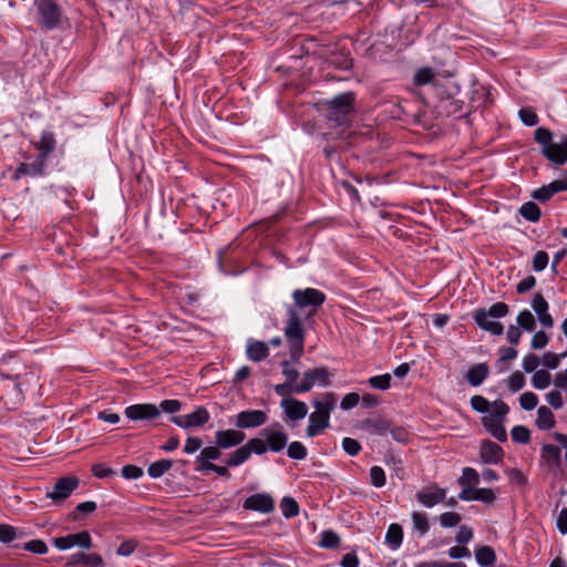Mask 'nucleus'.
Segmentation results:
<instances>
[{
  "instance_id": "f257e3e1",
  "label": "nucleus",
  "mask_w": 567,
  "mask_h": 567,
  "mask_svg": "<svg viewBox=\"0 0 567 567\" xmlns=\"http://www.w3.org/2000/svg\"><path fill=\"white\" fill-rule=\"evenodd\" d=\"M293 305L286 308V326L284 329L288 342L290 359L298 362L303 354L306 332L298 310L310 309L307 318L316 315L326 302L324 292L316 288L295 289L291 293Z\"/></svg>"
},
{
  "instance_id": "f03ea898",
  "label": "nucleus",
  "mask_w": 567,
  "mask_h": 567,
  "mask_svg": "<svg viewBox=\"0 0 567 567\" xmlns=\"http://www.w3.org/2000/svg\"><path fill=\"white\" fill-rule=\"evenodd\" d=\"M354 102L355 94L353 92H343L323 102L329 128V131L324 133L326 136L346 140L349 145L357 144L361 134H357L351 127Z\"/></svg>"
},
{
  "instance_id": "7ed1b4c3",
  "label": "nucleus",
  "mask_w": 567,
  "mask_h": 567,
  "mask_svg": "<svg viewBox=\"0 0 567 567\" xmlns=\"http://www.w3.org/2000/svg\"><path fill=\"white\" fill-rule=\"evenodd\" d=\"M534 140L540 146V154L553 165L567 164V134L559 141H554V133L547 127H538L534 132Z\"/></svg>"
},
{
  "instance_id": "20e7f679",
  "label": "nucleus",
  "mask_w": 567,
  "mask_h": 567,
  "mask_svg": "<svg viewBox=\"0 0 567 567\" xmlns=\"http://www.w3.org/2000/svg\"><path fill=\"white\" fill-rule=\"evenodd\" d=\"M509 312V307L505 302H496L488 309L478 308L473 311L474 322L482 329L493 336H501L504 332V326L499 321L489 320V318H503Z\"/></svg>"
},
{
  "instance_id": "39448f33",
  "label": "nucleus",
  "mask_w": 567,
  "mask_h": 567,
  "mask_svg": "<svg viewBox=\"0 0 567 567\" xmlns=\"http://www.w3.org/2000/svg\"><path fill=\"white\" fill-rule=\"evenodd\" d=\"M383 112L393 120H413L414 123H420L424 113L414 101L399 97L384 102Z\"/></svg>"
},
{
  "instance_id": "423d86ee",
  "label": "nucleus",
  "mask_w": 567,
  "mask_h": 567,
  "mask_svg": "<svg viewBox=\"0 0 567 567\" xmlns=\"http://www.w3.org/2000/svg\"><path fill=\"white\" fill-rule=\"evenodd\" d=\"M37 155L31 163H21L17 169L14 171L12 178L19 179L22 176H31V177H44L49 175L48 162L50 155L53 152H49L45 150H35Z\"/></svg>"
},
{
  "instance_id": "0eeeda50",
  "label": "nucleus",
  "mask_w": 567,
  "mask_h": 567,
  "mask_svg": "<svg viewBox=\"0 0 567 567\" xmlns=\"http://www.w3.org/2000/svg\"><path fill=\"white\" fill-rule=\"evenodd\" d=\"M40 24L45 30H53L60 25L62 12L54 0H39L37 2Z\"/></svg>"
},
{
  "instance_id": "6e6552de",
  "label": "nucleus",
  "mask_w": 567,
  "mask_h": 567,
  "mask_svg": "<svg viewBox=\"0 0 567 567\" xmlns=\"http://www.w3.org/2000/svg\"><path fill=\"white\" fill-rule=\"evenodd\" d=\"M210 420V413L205 406H197L194 412L184 415H173L169 421L175 425L184 429L192 430L202 427Z\"/></svg>"
},
{
  "instance_id": "1a4fd4ad",
  "label": "nucleus",
  "mask_w": 567,
  "mask_h": 567,
  "mask_svg": "<svg viewBox=\"0 0 567 567\" xmlns=\"http://www.w3.org/2000/svg\"><path fill=\"white\" fill-rule=\"evenodd\" d=\"M80 486V480L76 476H62L58 478L52 491L47 493V497L54 503L66 499Z\"/></svg>"
},
{
  "instance_id": "9d476101",
  "label": "nucleus",
  "mask_w": 567,
  "mask_h": 567,
  "mask_svg": "<svg viewBox=\"0 0 567 567\" xmlns=\"http://www.w3.org/2000/svg\"><path fill=\"white\" fill-rule=\"evenodd\" d=\"M53 543L59 550H66L74 546L83 549H90L93 547V539L87 530L56 537L53 539Z\"/></svg>"
},
{
  "instance_id": "9b49d317",
  "label": "nucleus",
  "mask_w": 567,
  "mask_h": 567,
  "mask_svg": "<svg viewBox=\"0 0 567 567\" xmlns=\"http://www.w3.org/2000/svg\"><path fill=\"white\" fill-rule=\"evenodd\" d=\"M261 435L266 440L268 451L272 453H279L287 446L288 434L278 422L274 423L272 426L261 430Z\"/></svg>"
},
{
  "instance_id": "f8f14e48",
  "label": "nucleus",
  "mask_w": 567,
  "mask_h": 567,
  "mask_svg": "<svg viewBox=\"0 0 567 567\" xmlns=\"http://www.w3.org/2000/svg\"><path fill=\"white\" fill-rule=\"evenodd\" d=\"M267 420L262 410H244L236 414L234 424L239 430L255 429L266 424Z\"/></svg>"
},
{
  "instance_id": "ddd939ff",
  "label": "nucleus",
  "mask_w": 567,
  "mask_h": 567,
  "mask_svg": "<svg viewBox=\"0 0 567 567\" xmlns=\"http://www.w3.org/2000/svg\"><path fill=\"white\" fill-rule=\"evenodd\" d=\"M287 423H296L303 420L308 414V405L298 399H286L280 401Z\"/></svg>"
},
{
  "instance_id": "4468645a",
  "label": "nucleus",
  "mask_w": 567,
  "mask_h": 567,
  "mask_svg": "<svg viewBox=\"0 0 567 567\" xmlns=\"http://www.w3.org/2000/svg\"><path fill=\"white\" fill-rule=\"evenodd\" d=\"M124 414L132 421L153 420L159 416V409L153 403H137L126 406Z\"/></svg>"
},
{
  "instance_id": "2eb2a0df",
  "label": "nucleus",
  "mask_w": 567,
  "mask_h": 567,
  "mask_svg": "<svg viewBox=\"0 0 567 567\" xmlns=\"http://www.w3.org/2000/svg\"><path fill=\"white\" fill-rule=\"evenodd\" d=\"M246 511L259 512L269 514L275 509V501L270 494L257 493L247 497L243 504Z\"/></svg>"
},
{
  "instance_id": "dca6fc26",
  "label": "nucleus",
  "mask_w": 567,
  "mask_h": 567,
  "mask_svg": "<svg viewBox=\"0 0 567 567\" xmlns=\"http://www.w3.org/2000/svg\"><path fill=\"white\" fill-rule=\"evenodd\" d=\"M246 439V434L238 430H218L215 433V444L221 450L231 449L240 445Z\"/></svg>"
},
{
  "instance_id": "f3484780",
  "label": "nucleus",
  "mask_w": 567,
  "mask_h": 567,
  "mask_svg": "<svg viewBox=\"0 0 567 567\" xmlns=\"http://www.w3.org/2000/svg\"><path fill=\"white\" fill-rule=\"evenodd\" d=\"M330 426V416L320 410H315L309 414L308 426L306 429L307 437H316Z\"/></svg>"
},
{
  "instance_id": "a211bd4d",
  "label": "nucleus",
  "mask_w": 567,
  "mask_h": 567,
  "mask_svg": "<svg viewBox=\"0 0 567 567\" xmlns=\"http://www.w3.org/2000/svg\"><path fill=\"white\" fill-rule=\"evenodd\" d=\"M480 456L485 464H499L505 456V452L497 443L484 440L481 443Z\"/></svg>"
},
{
  "instance_id": "6ab92c4d",
  "label": "nucleus",
  "mask_w": 567,
  "mask_h": 567,
  "mask_svg": "<svg viewBox=\"0 0 567 567\" xmlns=\"http://www.w3.org/2000/svg\"><path fill=\"white\" fill-rule=\"evenodd\" d=\"M65 565L70 566V567L78 566V565H82L85 567H104L105 566L104 559L100 554H96V553L86 554L84 551H78V553L72 554L68 558V563Z\"/></svg>"
},
{
  "instance_id": "aec40b11",
  "label": "nucleus",
  "mask_w": 567,
  "mask_h": 567,
  "mask_svg": "<svg viewBox=\"0 0 567 567\" xmlns=\"http://www.w3.org/2000/svg\"><path fill=\"white\" fill-rule=\"evenodd\" d=\"M415 497L423 506L432 508L445 499L446 491L439 486H433L432 488L417 492Z\"/></svg>"
},
{
  "instance_id": "412c9836",
  "label": "nucleus",
  "mask_w": 567,
  "mask_h": 567,
  "mask_svg": "<svg viewBox=\"0 0 567 567\" xmlns=\"http://www.w3.org/2000/svg\"><path fill=\"white\" fill-rule=\"evenodd\" d=\"M489 374V367L487 363H476L472 365L466 374L465 379L472 386H480L488 377Z\"/></svg>"
},
{
  "instance_id": "4be33fe9",
  "label": "nucleus",
  "mask_w": 567,
  "mask_h": 567,
  "mask_svg": "<svg viewBox=\"0 0 567 567\" xmlns=\"http://www.w3.org/2000/svg\"><path fill=\"white\" fill-rule=\"evenodd\" d=\"M246 354L249 360L260 362L268 358L269 348L262 341L248 340Z\"/></svg>"
},
{
  "instance_id": "5701e85b",
  "label": "nucleus",
  "mask_w": 567,
  "mask_h": 567,
  "mask_svg": "<svg viewBox=\"0 0 567 567\" xmlns=\"http://www.w3.org/2000/svg\"><path fill=\"white\" fill-rule=\"evenodd\" d=\"M464 106V102L460 99L454 97L453 95L449 99H444L443 103H439L436 105L439 112L444 114L445 116H456L462 117V110Z\"/></svg>"
},
{
  "instance_id": "b1692460",
  "label": "nucleus",
  "mask_w": 567,
  "mask_h": 567,
  "mask_svg": "<svg viewBox=\"0 0 567 567\" xmlns=\"http://www.w3.org/2000/svg\"><path fill=\"white\" fill-rule=\"evenodd\" d=\"M483 426L489 432V434L499 442L507 441V433L503 425V421L494 420L492 417H482Z\"/></svg>"
},
{
  "instance_id": "393cba45",
  "label": "nucleus",
  "mask_w": 567,
  "mask_h": 567,
  "mask_svg": "<svg viewBox=\"0 0 567 567\" xmlns=\"http://www.w3.org/2000/svg\"><path fill=\"white\" fill-rule=\"evenodd\" d=\"M403 543V528L400 524L392 523L385 533V544L393 550L401 547Z\"/></svg>"
},
{
  "instance_id": "a878e982",
  "label": "nucleus",
  "mask_w": 567,
  "mask_h": 567,
  "mask_svg": "<svg viewBox=\"0 0 567 567\" xmlns=\"http://www.w3.org/2000/svg\"><path fill=\"white\" fill-rule=\"evenodd\" d=\"M362 429L369 433L386 435L390 430V422L383 417L367 419L362 422Z\"/></svg>"
},
{
  "instance_id": "bb28decb",
  "label": "nucleus",
  "mask_w": 567,
  "mask_h": 567,
  "mask_svg": "<svg viewBox=\"0 0 567 567\" xmlns=\"http://www.w3.org/2000/svg\"><path fill=\"white\" fill-rule=\"evenodd\" d=\"M555 415L551 412V410L546 406L542 405L537 410V419H536V425L539 430L547 431L555 426Z\"/></svg>"
},
{
  "instance_id": "cd10ccee",
  "label": "nucleus",
  "mask_w": 567,
  "mask_h": 567,
  "mask_svg": "<svg viewBox=\"0 0 567 567\" xmlns=\"http://www.w3.org/2000/svg\"><path fill=\"white\" fill-rule=\"evenodd\" d=\"M34 150H45L49 152H54L58 145L55 134L50 130H44L41 132L40 138L35 142H31Z\"/></svg>"
},
{
  "instance_id": "c85d7f7f",
  "label": "nucleus",
  "mask_w": 567,
  "mask_h": 567,
  "mask_svg": "<svg viewBox=\"0 0 567 567\" xmlns=\"http://www.w3.org/2000/svg\"><path fill=\"white\" fill-rule=\"evenodd\" d=\"M519 215L530 223H538L542 217V210L535 202L524 203L519 209Z\"/></svg>"
},
{
  "instance_id": "c756f323",
  "label": "nucleus",
  "mask_w": 567,
  "mask_h": 567,
  "mask_svg": "<svg viewBox=\"0 0 567 567\" xmlns=\"http://www.w3.org/2000/svg\"><path fill=\"white\" fill-rule=\"evenodd\" d=\"M173 466V461L168 458H161L158 461L153 462L147 467V474L152 478H159L166 472H168Z\"/></svg>"
},
{
  "instance_id": "7c9ffc66",
  "label": "nucleus",
  "mask_w": 567,
  "mask_h": 567,
  "mask_svg": "<svg viewBox=\"0 0 567 567\" xmlns=\"http://www.w3.org/2000/svg\"><path fill=\"white\" fill-rule=\"evenodd\" d=\"M434 82H437L435 73L429 66L419 69L413 76V83L416 86L430 85L432 87Z\"/></svg>"
},
{
  "instance_id": "2f4dec72",
  "label": "nucleus",
  "mask_w": 567,
  "mask_h": 567,
  "mask_svg": "<svg viewBox=\"0 0 567 567\" xmlns=\"http://www.w3.org/2000/svg\"><path fill=\"white\" fill-rule=\"evenodd\" d=\"M413 530L417 533L419 537H423L430 530V524L427 520V515L423 512H413L411 515Z\"/></svg>"
},
{
  "instance_id": "473e14b6",
  "label": "nucleus",
  "mask_w": 567,
  "mask_h": 567,
  "mask_svg": "<svg viewBox=\"0 0 567 567\" xmlns=\"http://www.w3.org/2000/svg\"><path fill=\"white\" fill-rule=\"evenodd\" d=\"M475 558L480 566L488 567L492 566L496 560L495 551L489 546H480L475 550Z\"/></svg>"
},
{
  "instance_id": "72a5a7b5",
  "label": "nucleus",
  "mask_w": 567,
  "mask_h": 567,
  "mask_svg": "<svg viewBox=\"0 0 567 567\" xmlns=\"http://www.w3.org/2000/svg\"><path fill=\"white\" fill-rule=\"evenodd\" d=\"M250 458L248 447L245 445L239 446L236 451L229 454L226 460V465L229 467H237Z\"/></svg>"
},
{
  "instance_id": "f704fd0d",
  "label": "nucleus",
  "mask_w": 567,
  "mask_h": 567,
  "mask_svg": "<svg viewBox=\"0 0 567 567\" xmlns=\"http://www.w3.org/2000/svg\"><path fill=\"white\" fill-rule=\"evenodd\" d=\"M287 455L291 460L302 461L308 456V450L306 445L299 441H293L288 444Z\"/></svg>"
},
{
  "instance_id": "c9c22d12",
  "label": "nucleus",
  "mask_w": 567,
  "mask_h": 567,
  "mask_svg": "<svg viewBox=\"0 0 567 567\" xmlns=\"http://www.w3.org/2000/svg\"><path fill=\"white\" fill-rule=\"evenodd\" d=\"M280 508L284 517L286 518H292L298 516L299 514V504L296 502L295 498L285 496L280 502Z\"/></svg>"
},
{
  "instance_id": "e433bc0d",
  "label": "nucleus",
  "mask_w": 567,
  "mask_h": 567,
  "mask_svg": "<svg viewBox=\"0 0 567 567\" xmlns=\"http://www.w3.org/2000/svg\"><path fill=\"white\" fill-rule=\"evenodd\" d=\"M12 547L16 549L22 548L24 550H28V551H31V553H34L38 555H44L49 550L47 544L41 539H32L22 545L14 544Z\"/></svg>"
},
{
  "instance_id": "4c0bfd02",
  "label": "nucleus",
  "mask_w": 567,
  "mask_h": 567,
  "mask_svg": "<svg viewBox=\"0 0 567 567\" xmlns=\"http://www.w3.org/2000/svg\"><path fill=\"white\" fill-rule=\"evenodd\" d=\"M308 371L315 379V384H319L322 386L330 385V378L332 377V373H330V371L327 367L308 369Z\"/></svg>"
},
{
  "instance_id": "58836bf2",
  "label": "nucleus",
  "mask_w": 567,
  "mask_h": 567,
  "mask_svg": "<svg viewBox=\"0 0 567 567\" xmlns=\"http://www.w3.org/2000/svg\"><path fill=\"white\" fill-rule=\"evenodd\" d=\"M517 327L526 331H534L536 328V321L532 312L527 309L522 310L516 318Z\"/></svg>"
},
{
  "instance_id": "ea45409f",
  "label": "nucleus",
  "mask_w": 567,
  "mask_h": 567,
  "mask_svg": "<svg viewBox=\"0 0 567 567\" xmlns=\"http://www.w3.org/2000/svg\"><path fill=\"white\" fill-rule=\"evenodd\" d=\"M392 377L390 373L373 375L368 379V384L377 390L385 391L391 386Z\"/></svg>"
},
{
  "instance_id": "a19ab883",
  "label": "nucleus",
  "mask_w": 567,
  "mask_h": 567,
  "mask_svg": "<svg viewBox=\"0 0 567 567\" xmlns=\"http://www.w3.org/2000/svg\"><path fill=\"white\" fill-rule=\"evenodd\" d=\"M492 412L488 415H485L484 417H492L494 420H501L504 421L506 415L509 412V406L507 403H505L502 400H496L492 404Z\"/></svg>"
},
{
  "instance_id": "79ce46f5",
  "label": "nucleus",
  "mask_w": 567,
  "mask_h": 567,
  "mask_svg": "<svg viewBox=\"0 0 567 567\" xmlns=\"http://www.w3.org/2000/svg\"><path fill=\"white\" fill-rule=\"evenodd\" d=\"M551 382V375L546 370H537L535 371L532 378V384L535 389L544 390L549 386Z\"/></svg>"
},
{
  "instance_id": "37998d69",
  "label": "nucleus",
  "mask_w": 567,
  "mask_h": 567,
  "mask_svg": "<svg viewBox=\"0 0 567 567\" xmlns=\"http://www.w3.org/2000/svg\"><path fill=\"white\" fill-rule=\"evenodd\" d=\"M313 406L317 410H320L321 412L326 413L330 416L331 412L336 408V396L333 393L329 392L326 393L323 401H315Z\"/></svg>"
},
{
  "instance_id": "c03bdc74",
  "label": "nucleus",
  "mask_w": 567,
  "mask_h": 567,
  "mask_svg": "<svg viewBox=\"0 0 567 567\" xmlns=\"http://www.w3.org/2000/svg\"><path fill=\"white\" fill-rule=\"evenodd\" d=\"M480 482V475L473 467H464L462 476L458 478L460 486L477 485Z\"/></svg>"
},
{
  "instance_id": "a18cd8bd",
  "label": "nucleus",
  "mask_w": 567,
  "mask_h": 567,
  "mask_svg": "<svg viewBox=\"0 0 567 567\" xmlns=\"http://www.w3.org/2000/svg\"><path fill=\"white\" fill-rule=\"evenodd\" d=\"M320 547L322 548H336L340 545V537L333 530H323L321 533Z\"/></svg>"
},
{
  "instance_id": "49530a36",
  "label": "nucleus",
  "mask_w": 567,
  "mask_h": 567,
  "mask_svg": "<svg viewBox=\"0 0 567 567\" xmlns=\"http://www.w3.org/2000/svg\"><path fill=\"white\" fill-rule=\"evenodd\" d=\"M370 483L377 488L383 487L386 483V475L381 466L373 465L370 468Z\"/></svg>"
},
{
  "instance_id": "de8ad7c7",
  "label": "nucleus",
  "mask_w": 567,
  "mask_h": 567,
  "mask_svg": "<svg viewBox=\"0 0 567 567\" xmlns=\"http://www.w3.org/2000/svg\"><path fill=\"white\" fill-rule=\"evenodd\" d=\"M246 447H248L249 455L256 454V455H262L268 451V446L266 444V440H262L260 437H252L248 440V442L245 444Z\"/></svg>"
},
{
  "instance_id": "09e8293b",
  "label": "nucleus",
  "mask_w": 567,
  "mask_h": 567,
  "mask_svg": "<svg viewBox=\"0 0 567 567\" xmlns=\"http://www.w3.org/2000/svg\"><path fill=\"white\" fill-rule=\"evenodd\" d=\"M512 440L516 443L527 444L530 441V431L524 425H515L511 431Z\"/></svg>"
},
{
  "instance_id": "8fccbe9b",
  "label": "nucleus",
  "mask_w": 567,
  "mask_h": 567,
  "mask_svg": "<svg viewBox=\"0 0 567 567\" xmlns=\"http://www.w3.org/2000/svg\"><path fill=\"white\" fill-rule=\"evenodd\" d=\"M554 195L555 194L549 184L543 185L542 187L534 189L530 194L533 199H535L542 204L550 200Z\"/></svg>"
},
{
  "instance_id": "3c124183",
  "label": "nucleus",
  "mask_w": 567,
  "mask_h": 567,
  "mask_svg": "<svg viewBox=\"0 0 567 567\" xmlns=\"http://www.w3.org/2000/svg\"><path fill=\"white\" fill-rule=\"evenodd\" d=\"M518 116L526 126H535L539 121L537 113L532 107H522Z\"/></svg>"
},
{
  "instance_id": "603ef678",
  "label": "nucleus",
  "mask_w": 567,
  "mask_h": 567,
  "mask_svg": "<svg viewBox=\"0 0 567 567\" xmlns=\"http://www.w3.org/2000/svg\"><path fill=\"white\" fill-rule=\"evenodd\" d=\"M439 520L442 527L450 528L456 526L462 520V516L455 512H445L439 516Z\"/></svg>"
},
{
  "instance_id": "864d4df0",
  "label": "nucleus",
  "mask_w": 567,
  "mask_h": 567,
  "mask_svg": "<svg viewBox=\"0 0 567 567\" xmlns=\"http://www.w3.org/2000/svg\"><path fill=\"white\" fill-rule=\"evenodd\" d=\"M542 456L548 462L558 464L560 462V449L553 444H545L542 447Z\"/></svg>"
},
{
  "instance_id": "5fc2aeb1",
  "label": "nucleus",
  "mask_w": 567,
  "mask_h": 567,
  "mask_svg": "<svg viewBox=\"0 0 567 567\" xmlns=\"http://www.w3.org/2000/svg\"><path fill=\"white\" fill-rule=\"evenodd\" d=\"M313 385H315V379L307 370L303 372L300 383H296L295 393L301 394V393L309 392L313 388Z\"/></svg>"
},
{
  "instance_id": "6e6d98bb",
  "label": "nucleus",
  "mask_w": 567,
  "mask_h": 567,
  "mask_svg": "<svg viewBox=\"0 0 567 567\" xmlns=\"http://www.w3.org/2000/svg\"><path fill=\"white\" fill-rule=\"evenodd\" d=\"M508 388L512 392H517L525 386V377L522 372L515 371L507 379Z\"/></svg>"
},
{
  "instance_id": "4d7b16f0",
  "label": "nucleus",
  "mask_w": 567,
  "mask_h": 567,
  "mask_svg": "<svg viewBox=\"0 0 567 567\" xmlns=\"http://www.w3.org/2000/svg\"><path fill=\"white\" fill-rule=\"evenodd\" d=\"M341 445L343 451L350 456H357L362 450L360 442L352 437H344Z\"/></svg>"
},
{
  "instance_id": "13d9d810",
  "label": "nucleus",
  "mask_w": 567,
  "mask_h": 567,
  "mask_svg": "<svg viewBox=\"0 0 567 567\" xmlns=\"http://www.w3.org/2000/svg\"><path fill=\"white\" fill-rule=\"evenodd\" d=\"M137 545H138V542L135 538L125 539L117 547L116 555L122 556V557H128L135 551Z\"/></svg>"
},
{
  "instance_id": "bf43d9fd",
  "label": "nucleus",
  "mask_w": 567,
  "mask_h": 567,
  "mask_svg": "<svg viewBox=\"0 0 567 567\" xmlns=\"http://www.w3.org/2000/svg\"><path fill=\"white\" fill-rule=\"evenodd\" d=\"M97 505L93 501H86L80 503L75 509L71 513L72 519L76 520L80 518V514H90L96 509Z\"/></svg>"
},
{
  "instance_id": "052dcab7",
  "label": "nucleus",
  "mask_w": 567,
  "mask_h": 567,
  "mask_svg": "<svg viewBox=\"0 0 567 567\" xmlns=\"http://www.w3.org/2000/svg\"><path fill=\"white\" fill-rule=\"evenodd\" d=\"M157 408L159 409V413L165 412L173 414L182 410L183 403L176 399H168L163 400Z\"/></svg>"
},
{
  "instance_id": "680f3d73",
  "label": "nucleus",
  "mask_w": 567,
  "mask_h": 567,
  "mask_svg": "<svg viewBox=\"0 0 567 567\" xmlns=\"http://www.w3.org/2000/svg\"><path fill=\"white\" fill-rule=\"evenodd\" d=\"M296 384L285 381L284 383L276 384L274 391L277 395L281 396V400L293 399L291 394L295 393Z\"/></svg>"
},
{
  "instance_id": "e2e57ef3",
  "label": "nucleus",
  "mask_w": 567,
  "mask_h": 567,
  "mask_svg": "<svg viewBox=\"0 0 567 567\" xmlns=\"http://www.w3.org/2000/svg\"><path fill=\"white\" fill-rule=\"evenodd\" d=\"M92 473L97 478H110L116 475V472L104 463L94 464Z\"/></svg>"
},
{
  "instance_id": "0e129e2a",
  "label": "nucleus",
  "mask_w": 567,
  "mask_h": 567,
  "mask_svg": "<svg viewBox=\"0 0 567 567\" xmlns=\"http://www.w3.org/2000/svg\"><path fill=\"white\" fill-rule=\"evenodd\" d=\"M519 403L526 411L534 410L538 404V396L534 392H525L520 395Z\"/></svg>"
},
{
  "instance_id": "69168bd1",
  "label": "nucleus",
  "mask_w": 567,
  "mask_h": 567,
  "mask_svg": "<svg viewBox=\"0 0 567 567\" xmlns=\"http://www.w3.org/2000/svg\"><path fill=\"white\" fill-rule=\"evenodd\" d=\"M471 406L478 413H486L491 408V403L482 395H473L471 398Z\"/></svg>"
},
{
  "instance_id": "338daca9",
  "label": "nucleus",
  "mask_w": 567,
  "mask_h": 567,
  "mask_svg": "<svg viewBox=\"0 0 567 567\" xmlns=\"http://www.w3.org/2000/svg\"><path fill=\"white\" fill-rule=\"evenodd\" d=\"M548 254L544 250H539L534 255L533 269L537 272L543 271L548 265Z\"/></svg>"
},
{
  "instance_id": "774afa93",
  "label": "nucleus",
  "mask_w": 567,
  "mask_h": 567,
  "mask_svg": "<svg viewBox=\"0 0 567 567\" xmlns=\"http://www.w3.org/2000/svg\"><path fill=\"white\" fill-rule=\"evenodd\" d=\"M16 527L8 524H0V542L10 544L16 539Z\"/></svg>"
}]
</instances>
